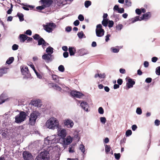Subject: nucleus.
<instances>
[{
    "instance_id": "f257e3e1",
    "label": "nucleus",
    "mask_w": 160,
    "mask_h": 160,
    "mask_svg": "<svg viewBox=\"0 0 160 160\" xmlns=\"http://www.w3.org/2000/svg\"><path fill=\"white\" fill-rule=\"evenodd\" d=\"M59 126L58 120L57 118L53 117L49 118L45 123V126L47 128L52 130L58 128Z\"/></svg>"
},
{
    "instance_id": "f03ea898",
    "label": "nucleus",
    "mask_w": 160,
    "mask_h": 160,
    "mask_svg": "<svg viewBox=\"0 0 160 160\" xmlns=\"http://www.w3.org/2000/svg\"><path fill=\"white\" fill-rule=\"evenodd\" d=\"M58 142V136L56 135H53L48 136L45 138L44 140V146L49 145L48 147L51 146L52 144H56Z\"/></svg>"
},
{
    "instance_id": "7ed1b4c3",
    "label": "nucleus",
    "mask_w": 160,
    "mask_h": 160,
    "mask_svg": "<svg viewBox=\"0 0 160 160\" xmlns=\"http://www.w3.org/2000/svg\"><path fill=\"white\" fill-rule=\"evenodd\" d=\"M40 113L38 111H33L30 114L29 118V124L33 125L35 124L37 118L40 116Z\"/></svg>"
},
{
    "instance_id": "20e7f679",
    "label": "nucleus",
    "mask_w": 160,
    "mask_h": 160,
    "mask_svg": "<svg viewBox=\"0 0 160 160\" xmlns=\"http://www.w3.org/2000/svg\"><path fill=\"white\" fill-rule=\"evenodd\" d=\"M44 29L48 33L51 32L56 27V24L53 22L46 23V24L43 25Z\"/></svg>"
},
{
    "instance_id": "39448f33",
    "label": "nucleus",
    "mask_w": 160,
    "mask_h": 160,
    "mask_svg": "<svg viewBox=\"0 0 160 160\" xmlns=\"http://www.w3.org/2000/svg\"><path fill=\"white\" fill-rule=\"evenodd\" d=\"M27 114L24 112H21L19 114L15 117V122L17 123H21L24 121L27 116Z\"/></svg>"
},
{
    "instance_id": "423d86ee",
    "label": "nucleus",
    "mask_w": 160,
    "mask_h": 160,
    "mask_svg": "<svg viewBox=\"0 0 160 160\" xmlns=\"http://www.w3.org/2000/svg\"><path fill=\"white\" fill-rule=\"evenodd\" d=\"M151 15V13L150 12H147L144 14L143 16L140 17L139 16H137L134 18H132V23H133L136 21H141L144 19H148L150 17Z\"/></svg>"
},
{
    "instance_id": "0eeeda50",
    "label": "nucleus",
    "mask_w": 160,
    "mask_h": 160,
    "mask_svg": "<svg viewBox=\"0 0 160 160\" xmlns=\"http://www.w3.org/2000/svg\"><path fill=\"white\" fill-rule=\"evenodd\" d=\"M102 25L101 24H98L97 26L96 32V35L98 37H101L104 34V31L102 28Z\"/></svg>"
},
{
    "instance_id": "6e6552de",
    "label": "nucleus",
    "mask_w": 160,
    "mask_h": 160,
    "mask_svg": "<svg viewBox=\"0 0 160 160\" xmlns=\"http://www.w3.org/2000/svg\"><path fill=\"white\" fill-rule=\"evenodd\" d=\"M57 134L58 136L62 138H64L67 135L66 130L65 128H58Z\"/></svg>"
},
{
    "instance_id": "1a4fd4ad",
    "label": "nucleus",
    "mask_w": 160,
    "mask_h": 160,
    "mask_svg": "<svg viewBox=\"0 0 160 160\" xmlns=\"http://www.w3.org/2000/svg\"><path fill=\"white\" fill-rule=\"evenodd\" d=\"M63 141L62 142L63 147L66 148V146L70 144L72 142V138L70 136H68L66 138H63Z\"/></svg>"
},
{
    "instance_id": "9d476101",
    "label": "nucleus",
    "mask_w": 160,
    "mask_h": 160,
    "mask_svg": "<svg viewBox=\"0 0 160 160\" xmlns=\"http://www.w3.org/2000/svg\"><path fill=\"white\" fill-rule=\"evenodd\" d=\"M42 58L48 63L51 62L53 59L52 55L47 53L44 54L42 56Z\"/></svg>"
},
{
    "instance_id": "9b49d317",
    "label": "nucleus",
    "mask_w": 160,
    "mask_h": 160,
    "mask_svg": "<svg viewBox=\"0 0 160 160\" xmlns=\"http://www.w3.org/2000/svg\"><path fill=\"white\" fill-rule=\"evenodd\" d=\"M64 125L68 128H72L74 124V122L71 119H67L64 121Z\"/></svg>"
},
{
    "instance_id": "f8f14e48",
    "label": "nucleus",
    "mask_w": 160,
    "mask_h": 160,
    "mask_svg": "<svg viewBox=\"0 0 160 160\" xmlns=\"http://www.w3.org/2000/svg\"><path fill=\"white\" fill-rule=\"evenodd\" d=\"M21 71L22 74L27 78H28L30 77V74L27 67H23L21 69Z\"/></svg>"
},
{
    "instance_id": "ddd939ff",
    "label": "nucleus",
    "mask_w": 160,
    "mask_h": 160,
    "mask_svg": "<svg viewBox=\"0 0 160 160\" xmlns=\"http://www.w3.org/2000/svg\"><path fill=\"white\" fill-rule=\"evenodd\" d=\"M79 103L80 106L82 108L87 112H89L88 108L89 107V105L88 103L85 102H81V101H78V104Z\"/></svg>"
},
{
    "instance_id": "4468645a",
    "label": "nucleus",
    "mask_w": 160,
    "mask_h": 160,
    "mask_svg": "<svg viewBox=\"0 0 160 160\" xmlns=\"http://www.w3.org/2000/svg\"><path fill=\"white\" fill-rule=\"evenodd\" d=\"M70 95L72 97L80 98L83 95L81 92L77 91H72L70 92Z\"/></svg>"
},
{
    "instance_id": "2eb2a0df",
    "label": "nucleus",
    "mask_w": 160,
    "mask_h": 160,
    "mask_svg": "<svg viewBox=\"0 0 160 160\" xmlns=\"http://www.w3.org/2000/svg\"><path fill=\"white\" fill-rule=\"evenodd\" d=\"M38 45H42V48L43 49H44L46 47L48 46L49 44L45 42V40L42 38H40V39L38 41Z\"/></svg>"
},
{
    "instance_id": "dca6fc26",
    "label": "nucleus",
    "mask_w": 160,
    "mask_h": 160,
    "mask_svg": "<svg viewBox=\"0 0 160 160\" xmlns=\"http://www.w3.org/2000/svg\"><path fill=\"white\" fill-rule=\"evenodd\" d=\"M22 155L24 160H30L32 158L31 154L28 152L26 151L23 152Z\"/></svg>"
},
{
    "instance_id": "f3484780",
    "label": "nucleus",
    "mask_w": 160,
    "mask_h": 160,
    "mask_svg": "<svg viewBox=\"0 0 160 160\" xmlns=\"http://www.w3.org/2000/svg\"><path fill=\"white\" fill-rule=\"evenodd\" d=\"M48 152L47 151H44L41 152L39 154L44 160H48Z\"/></svg>"
},
{
    "instance_id": "a211bd4d",
    "label": "nucleus",
    "mask_w": 160,
    "mask_h": 160,
    "mask_svg": "<svg viewBox=\"0 0 160 160\" xmlns=\"http://www.w3.org/2000/svg\"><path fill=\"white\" fill-rule=\"evenodd\" d=\"M135 82L132 79H129L126 84V86L128 88L127 89L132 88L133 85L135 84Z\"/></svg>"
},
{
    "instance_id": "6ab92c4d",
    "label": "nucleus",
    "mask_w": 160,
    "mask_h": 160,
    "mask_svg": "<svg viewBox=\"0 0 160 160\" xmlns=\"http://www.w3.org/2000/svg\"><path fill=\"white\" fill-rule=\"evenodd\" d=\"M42 3L46 7H49L52 3V0H41Z\"/></svg>"
},
{
    "instance_id": "aec40b11",
    "label": "nucleus",
    "mask_w": 160,
    "mask_h": 160,
    "mask_svg": "<svg viewBox=\"0 0 160 160\" xmlns=\"http://www.w3.org/2000/svg\"><path fill=\"white\" fill-rule=\"evenodd\" d=\"M51 86L54 88V89L56 90H58L59 91H61L62 90L61 88L58 85L55 83H51L50 84Z\"/></svg>"
},
{
    "instance_id": "412c9836",
    "label": "nucleus",
    "mask_w": 160,
    "mask_h": 160,
    "mask_svg": "<svg viewBox=\"0 0 160 160\" xmlns=\"http://www.w3.org/2000/svg\"><path fill=\"white\" fill-rule=\"evenodd\" d=\"M68 51L70 56L73 55L76 52V49L74 48L69 47Z\"/></svg>"
},
{
    "instance_id": "4be33fe9",
    "label": "nucleus",
    "mask_w": 160,
    "mask_h": 160,
    "mask_svg": "<svg viewBox=\"0 0 160 160\" xmlns=\"http://www.w3.org/2000/svg\"><path fill=\"white\" fill-rule=\"evenodd\" d=\"M20 40L21 42H24L26 40L27 36L25 34H21L20 35Z\"/></svg>"
},
{
    "instance_id": "5701e85b",
    "label": "nucleus",
    "mask_w": 160,
    "mask_h": 160,
    "mask_svg": "<svg viewBox=\"0 0 160 160\" xmlns=\"http://www.w3.org/2000/svg\"><path fill=\"white\" fill-rule=\"evenodd\" d=\"M53 49L51 47H48L47 48L46 52L47 53V54H49L50 55H52V54L53 53Z\"/></svg>"
},
{
    "instance_id": "b1692460",
    "label": "nucleus",
    "mask_w": 160,
    "mask_h": 160,
    "mask_svg": "<svg viewBox=\"0 0 160 160\" xmlns=\"http://www.w3.org/2000/svg\"><path fill=\"white\" fill-rule=\"evenodd\" d=\"M7 72V69L3 68L0 69V77H2L4 74H6Z\"/></svg>"
},
{
    "instance_id": "393cba45",
    "label": "nucleus",
    "mask_w": 160,
    "mask_h": 160,
    "mask_svg": "<svg viewBox=\"0 0 160 160\" xmlns=\"http://www.w3.org/2000/svg\"><path fill=\"white\" fill-rule=\"evenodd\" d=\"M17 16L18 17L20 21L22 22L24 20V16L22 13H18Z\"/></svg>"
},
{
    "instance_id": "a878e982",
    "label": "nucleus",
    "mask_w": 160,
    "mask_h": 160,
    "mask_svg": "<svg viewBox=\"0 0 160 160\" xmlns=\"http://www.w3.org/2000/svg\"><path fill=\"white\" fill-rule=\"evenodd\" d=\"M104 145L105 152L106 154H108L110 151V146L107 145Z\"/></svg>"
},
{
    "instance_id": "bb28decb",
    "label": "nucleus",
    "mask_w": 160,
    "mask_h": 160,
    "mask_svg": "<svg viewBox=\"0 0 160 160\" xmlns=\"http://www.w3.org/2000/svg\"><path fill=\"white\" fill-rule=\"evenodd\" d=\"M14 60V58L13 57H10L7 60L6 62L8 64H10Z\"/></svg>"
},
{
    "instance_id": "cd10ccee",
    "label": "nucleus",
    "mask_w": 160,
    "mask_h": 160,
    "mask_svg": "<svg viewBox=\"0 0 160 160\" xmlns=\"http://www.w3.org/2000/svg\"><path fill=\"white\" fill-rule=\"evenodd\" d=\"M108 19H103L102 23V25L105 26H107L108 24Z\"/></svg>"
},
{
    "instance_id": "c85d7f7f",
    "label": "nucleus",
    "mask_w": 160,
    "mask_h": 160,
    "mask_svg": "<svg viewBox=\"0 0 160 160\" xmlns=\"http://www.w3.org/2000/svg\"><path fill=\"white\" fill-rule=\"evenodd\" d=\"M52 77L53 80H54L56 82H58L59 81V77L58 76L53 75L52 76Z\"/></svg>"
},
{
    "instance_id": "c756f323",
    "label": "nucleus",
    "mask_w": 160,
    "mask_h": 160,
    "mask_svg": "<svg viewBox=\"0 0 160 160\" xmlns=\"http://www.w3.org/2000/svg\"><path fill=\"white\" fill-rule=\"evenodd\" d=\"M91 4V2L89 1H86L84 3L85 6L86 8H88Z\"/></svg>"
},
{
    "instance_id": "7c9ffc66",
    "label": "nucleus",
    "mask_w": 160,
    "mask_h": 160,
    "mask_svg": "<svg viewBox=\"0 0 160 160\" xmlns=\"http://www.w3.org/2000/svg\"><path fill=\"white\" fill-rule=\"evenodd\" d=\"M79 149L80 150L81 152L84 153L85 152V147L83 144H81L79 147Z\"/></svg>"
},
{
    "instance_id": "2f4dec72",
    "label": "nucleus",
    "mask_w": 160,
    "mask_h": 160,
    "mask_svg": "<svg viewBox=\"0 0 160 160\" xmlns=\"http://www.w3.org/2000/svg\"><path fill=\"white\" fill-rule=\"evenodd\" d=\"M33 38L36 40H38L39 39L41 38V37L39 36V35L37 34H35L33 36Z\"/></svg>"
},
{
    "instance_id": "473e14b6",
    "label": "nucleus",
    "mask_w": 160,
    "mask_h": 160,
    "mask_svg": "<svg viewBox=\"0 0 160 160\" xmlns=\"http://www.w3.org/2000/svg\"><path fill=\"white\" fill-rule=\"evenodd\" d=\"M77 35L80 39H82L84 35L83 32L82 31L80 32H78V33Z\"/></svg>"
},
{
    "instance_id": "72a5a7b5",
    "label": "nucleus",
    "mask_w": 160,
    "mask_h": 160,
    "mask_svg": "<svg viewBox=\"0 0 160 160\" xmlns=\"http://www.w3.org/2000/svg\"><path fill=\"white\" fill-rule=\"evenodd\" d=\"M68 151L69 153H72L74 152V148L73 146H70L68 148Z\"/></svg>"
},
{
    "instance_id": "f704fd0d",
    "label": "nucleus",
    "mask_w": 160,
    "mask_h": 160,
    "mask_svg": "<svg viewBox=\"0 0 160 160\" xmlns=\"http://www.w3.org/2000/svg\"><path fill=\"white\" fill-rule=\"evenodd\" d=\"M58 70L62 72H63L64 71V68L62 65H60L58 68Z\"/></svg>"
},
{
    "instance_id": "c9c22d12",
    "label": "nucleus",
    "mask_w": 160,
    "mask_h": 160,
    "mask_svg": "<svg viewBox=\"0 0 160 160\" xmlns=\"http://www.w3.org/2000/svg\"><path fill=\"white\" fill-rule=\"evenodd\" d=\"M3 94L0 96V104L5 102L6 100L3 98Z\"/></svg>"
},
{
    "instance_id": "e433bc0d",
    "label": "nucleus",
    "mask_w": 160,
    "mask_h": 160,
    "mask_svg": "<svg viewBox=\"0 0 160 160\" xmlns=\"http://www.w3.org/2000/svg\"><path fill=\"white\" fill-rule=\"evenodd\" d=\"M46 7L43 4L41 6L37 7L36 8L37 9L41 10L45 8Z\"/></svg>"
},
{
    "instance_id": "4c0bfd02",
    "label": "nucleus",
    "mask_w": 160,
    "mask_h": 160,
    "mask_svg": "<svg viewBox=\"0 0 160 160\" xmlns=\"http://www.w3.org/2000/svg\"><path fill=\"white\" fill-rule=\"evenodd\" d=\"M98 113L101 114H102L104 113V110L102 107H100L98 110Z\"/></svg>"
},
{
    "instance_id": "58836bf2",
    "label": "nucleus",
    "mask_w": 160,
    "mask_h": 160,
    "mask_svg": "<svg viewBox=\"0 0 160 160\" xmlns=\"http://www.w3.org/2000/svg\"><path fill=\"white\" fill-rule=\"evenodd\" d=\"M156 73L157 75H160V66L156 68Z\"/></svg>"
},
{
    "instance_id": "ea45409f",
    "label": "nucleus",
    "mask_w": 160,
    "mask_h": 160,
    "mask_svg": "<svg viewBox=\"0 0 160 160\" xmlns=\"http://www.w3.org/2000/svg\"><path fill=\"white\" fill-rule=\"evenodd\" d=\"M132 134V131L131 130H128L126 132V135L127 136H129Z\"/></svg>"
},
{
    "instance_id": "a19ab883",
    "label": "nucleus",
    "mask_w": 160,
    "mask_h": 160,
    "mask_svg": "<svg viewBox=\"0 0 160 160\" xmlns=\"http://www.w3.org/2000/svg\"><path fill=\"white\" fill-rule=\"evenodd\" d=\"M111 49L113 52L117 53L119 51L120 48H111Z\"/></svg>"
},
{
    "instance_id": "79ce46f5",
    "label": "nucleus",
    "mask_w": 160,
    "mask_h": 160,
    "mask_svg": "<svg viewBox=\"0 0 160 160\" xmlns=\"http://www.w3.org/2000/svg\"><path fill=\"white\" fill-rule=\"evenodd\" d=\"M13 8V5L11 3V7L7 11V13L8 14H10L11 13V12H12V8Z\"/></svg>"
},
{
    "instance_id": "37998d69",
    "label": "nucleus",
    "mask_w": 160,
    "mask_h": 160,
    "mask_svg": "<svg viewBox=\"0 0 160 160\" xmlns=\"http://www.w3.org/2000/svg\"><path fill=\"white\" fill-rule=\"evenodd\" d=\"M78 18L81 21H82L84 20V17L82 14H80L78 16Z\"/></svg>"
},
{
    "instance_id": "c03bdc74",
    "label": "nucleus",
    "mask_w": 160,
    "mask_h": 160,
    "mask_svg": "<svg viewBox=\"0 0 160 160\" xmlns=\"http://www.w3.org/2000/svg\"><path fill=\"white\" fill-rule=\"evenodd\" d=\"M100 119L101 122L103 124H104L105 123L106 121V119L105 117H101Z\"/></svg>"
},
{
    "instance_id": "a18cd8bd",
    "label": "nucleus",
    "mask_w": 160,
    "mask_h": 160,
    "mask_svg": "<svg viewBox=\"0 0 160 160\" xmlns=\"http://www.w3.org/2000/svg\"><path fill=\"white\" fill-rule=\"evenodd\" d=\"M136 112L138 114H141L142 113V111L141 109L139 108H137L136 110Z\"/></svg>"
},
{
    "instance_id": "49530a36",
    "label": "nucleus",
    "mask_w": 160,
    "mask_h": 160,
    "mask_svg": "<svg viewBox=\"0 0 160 160\" xmlns=\"http://www.w3.org/2000/svg\"><path fill=\"white\" fill-rule=\"evenodd\" d=\"M123 26L122 24H119L116 26L117 29L118 30H120L122 28Z\"/></svg>"
},
{
    "instance_id": "de8ad7c7",
    "label": "nucleus",
    "mask_w": 160,
    "mask_h": 160,
    "mask_svg": "<svg viewBox=\"0 0 160 160\" xmlns=\"http://www.w3.org/2000/svg\"><path fill=\"white\" fill-rule=\"evenodd\" d=\"M18 45L14 44L12 47V49L13 50H16L18 49Z\"/></svg>"
},
{
    "instance_id": "09e8293b",
    "label": "nucleus",
    "mask_w": 160,
    "mask_h": 160,
    "mask_svg": "<svg viewBox=\"0 0 160 160\" xmlns=\"http://www.w3.org/2000/svg\"><path fill=\"white\" fill-rule=\"evenodd\" d=\"M34 72L35 73L38 78L39 79L42 78V77L40 73L37 72L36 71V70L34 71Z\"/></svg>"
},
{
    "instance_id": "8fccbe9b",
    "label": "nucleus",
    "mask_w": 160,
    "mask_h": 160,
    "mask_svg": "<svg viewBox=\"0 0 160 160\" xmlns=\"http://www.w3.org/2000/svg\"><path fill=\"white\" fill-rule=\"evenodd\" d=\"M114 155L115 156V157L116 159H118L120 158V154L119 153H115Z\"/></svg>"
},
{
    "instance_id": "3c124183",
    "label": "nucleus",
    "mask_w": 160,
    "mask_h": 160,
    "mask_svg": "<svg viewBox=\"0 0 160 160\" xmlns=\"http://www.w3.org/2000/svg\"><path fill=\"white\" fill-rule=\"evenodd\" d=\"M28 65L32 68L33 71H34L36 70L34 65L32 64L31 62H29Z\"/></svg>"
},
{
    "instance_id": "603ef678",
    "label": "nucleus",
    "mask_w": 160,
    "mask_h": 160,
    "mask_svg": "<svg viewBox=\"0 0 160 160\" xmlns=\"http://www.w3.org/2000/svg\"><path fill=\"white\" fill-rule=\"evenodd\" d=\"M124 12V9L123 8H119L118 10V12L120 13H123Z\"/></svg>"
},
{
    "instance_id": "864d4df0",
    "label": "nucleus",
    "mask_w": 160,
    "mask_h": 160,
    "mask_svg": "<svg viewBox=\"0 0 160 160\" xmlns=\"http://www.w3.org/2000/svg\"><path fill=\"white\" fill-rule=\"evenodd\" d=\"M25 33L27 35L30 36L32 34V31L28 29L26 31Z\"/></svg>"
},
{
    "instance_id": "5fc2aeb1",
    "label": "nucleus",
    "mask_w": 160,
    "mask_h": 160,
    "mask_svg": "<svg viewBox=\"0 0 160 160\" xmlns=\"http://www.w3.org/2000/svg\"><path fill=\"white\" fill-rule=\"evenodd\" d=\"M158 58L156 57H153L152 58V61L153 62H155L158 60Z\"/></svg>"
},
{
    "instance_id": "6e6d98bb",
    "label": "nucleus",
    "mask_w": 160,
    "mask_h": 160,
    "mask_svg": "<svg viewBox=\"0 0 160 160\" xmlns=\"http://www.w3.org/2000/svg\"><path fill=\"white\" fill-rule=\"evenodd\" d=\"M136 13L138 15H140L141 13V10L138 8H137L135 10Z\"/></svg>"
},
{
    "instance_id": "4d7b16f0",
    "label": "nucleus",
    "mask_w": 160,
    "mask_h": 160,
    "mask_svg": "<svg viewBox=\"0 0 160 160\" xmlns=\"http://www.w3.org/2000/svg\"><path fill=\"white\" fill-rule=\"evenodd\" d=\"M72 30V28L71 27H67L65 28V31L67 32H70Z\"/></svg>"
},
{
    "instance_id": "13d9d810",
    "label": "nucleus",
    "mask_w": 160,
    "mask_h": 160,
    "mask_svg": "<svg viewBox=\"0 0 160 160\" xmlns=\"http://www.w3.org/2000/svg\"><path fill=\"white\" fill-rule=\"evenodd\" d=\"M123 82L122 80V79L119 78L117 80V83L119 85L122 84Z\"/></svg>"
},
{
    "instance_id": "bf43d9fd",
    "label": "nucleus",
    "mask_w": 160,
    "mask_h": 160,
    "mask_svg": "<svg viewBox=\"0 0 160 160\" xmlns=\"http://www.w3.org/2000/svg\"><path fill=\"white\" fill-rule=\"evenodd\" d=\"M154 122L155 125L157 126H159L160 124V121L158 119H156Z\"/></svg>"
},
{
    "instance_id": "052dcab7",
    "label": "nucleus",
    "mask_w": 160,
    "mask_h": 160,
    "mask_svg": "<svg viewBox=\"0 0 160 160\" xmlns=\"http://www.w3.org/2000/svg\"><path fill=\"white\" fill-rule=\"evenodd\" d=\"M152 79L150 78H148L145 80V82L147 83H150L152 82Z\"/></svg>"
},
{
    "instance_id": "680f3d73",
    "label": "nucleus",
    "mask_w": 160,
    "mask_h": 160,
    "mask_svg": "<svg viewBox=\"0 0 160 160\" xmlns=\"http://www.w3.org/2000/svg\"><path fill=\"white\" fill-rule=\"evenodd\" d=\"M79 22L78 20H76L73 22V24L75 26H78L79 24Z\"/></svg>"
},
{
    "instance_id": "e2e57ef3",
    "label": "nucleus",
    "mask_w": 160,
    "mask_h": 160,
    "mask_svg": "<svg viewBox=\"0 0 160 160\" xmlns=\"http://www.w3.org/2000/svg\"><path fill=\"white\" fill-rule=\"evenodd\" d=\"M125 2L128 6H131V2L130 1L128 0H125Z\"/></svg>"
},
{
    "instance_id": "0e129e2a",
    "label": "nucleus",
    "mask_w": 160,
    "mask_h": 160,
    "mask_svg": "<svg viewBox=\"0 0 160 160\" xmlns=\"http://www.w3.org/2000/svg\"><path fill=\"white\" fill-rule=\"evenodd\" d=\"M119 9V8L118 6L117 5H115L113 8V10L114 11H118Z\"/></svg>"
},
{
    "instance_id": "69168bd1",
    "label": "nucleus",
    "mask_w": 160,
    "mask_h": 160,
    "mask_svg": "<svg viewBox=\"0 0 160 160\" xmlns=\"http://www.w3.org/2000/svg\"><path fill=\"white\" fill-rule=\"evenodd\" d=\"M63 56L65 58H67L68 56V53L67 52H65L63 53Z\"/></svg>"
},
{
    "instance_id": "338daca9",
    "label": "nucleus",
    "mask_w": 160,
    "mask_h": 160,
    "mask_svg": "<svg viewBox=\"0 0 160 160\" xmlns=\"http://www.w3.org/2000/svg\"><path fill=\"white\" fill-rule=\"evenodd\" d=\"M105 77V75L104 73H100L99 74V78H103Z\"/></svg>"
},
{
    "instance_id": "774afa93",
    "label": "nucleus",
    "mask_w": 160,
    "mask_h": 160,
    "mask_svg": "<svg viewBox=\"0 0 160 160\" xmlns=\"http://www.w3.org/2000/svg\"><path fill=\"white\" fill-rule=\"evenodd\" d=\"M137 128V126L136 125H133L132 126V130L135 131Z\"/></svg>"
}]
</instances>
